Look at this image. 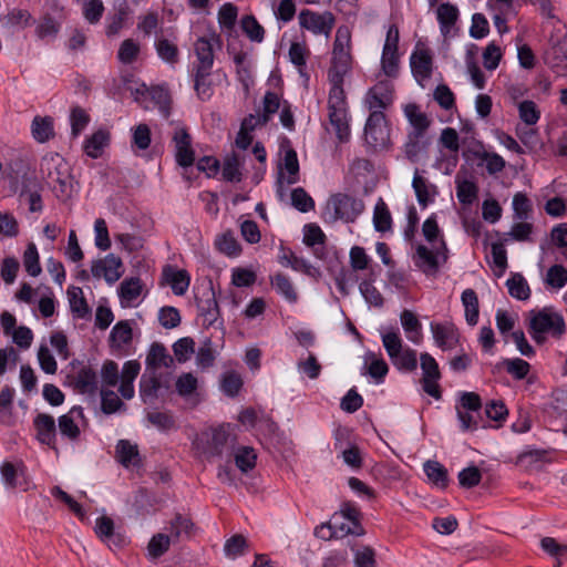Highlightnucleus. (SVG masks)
Here are the masks:
<instances>
[{"mask_svg":"<svg viewBox=\"0 0 567 567\" xmlns=\"http://www.w3.org/2000/svg\"><path fill=\"white\" fill-rule=\"evenodd\" d=\"M351 69V30L348 25L342 24L338 27L336 32L330 66L328 69L330 90L344 91V78L350 73Z\"/></svg>","mask_w":567,"mask_h":567,"instance_id":"f257e3e1","label":"nucleus"},{"mask_svg":"<svg viewBox=\"0 0 567 567\" xmlns=\"http://www.w3.org/2000/svg\"><path fill=\"white\" fill-rule=\"evenodd\" d=\"M40 174L56 197L68 198L72 190L69 165L58 153L45 154L40 163Z\"/></svg>","mask_w":567,"mask_h":567,"instance_id":"f03ea898","label":"nucleus"},{"mask_svg":"<svg viewBox=\"0 0 567 567\" xmlns=\"http://www.w3.org/2000/svg\"><path fill=\"white\" fill-rule=\"evenodd\" d=\"M329 123L339 140L344 143L350 138V115L344 91L330 90L328 97Z\"/></svg>","mask_w":567,"mask_h":567,"instance_id":"7ed1b4c3","label":"nucleus"},{"mask_svg":"<svg viewBox=\"0 0 567 567\" xmlns=\"http://www.w3.org/2000/svg\"><path fill=\"white\" fill-rule=\"evenodd\" d=\"M383 347L392 364L402 372H413L417 368V355L414 349L403 346L398 330L382 334Z\"/></svg>","mask_w":567,"mask_h":567,"instance_id":"20e7f679","label":"nucleus"},{"mask_svg":"<svg viewBox=\"0 0 567 567\" xmlns=\"http://www.w3.org/2000/svg\"><path fill=\"white\" fill-rule=\"evenodd\" d=\"M230 441L229 427L219 425L210 427L199 433L194 441V445L198 453L206 458L221 456Z\"/></svg>","mask_w":567,"mask_h":567,"instance_id":"39448f33","label":"nucleus"},{"mask_svg":"<svg viewBox=\"0 0 567 567\" xmlns=\"http://www.w3.org/2000/svg\"><path fill=\"white\" fill-rule=\"evenodd\" d=\"M364 207L362 199L339 193L332 195L327 202V214L331 221L353 223L362 214Z\"/></svg>","mask_w":567,"mask_h":567,"instance_id":"423d86ee","label":"nucleus"},{"mask_svg":"<svg viewBox=\"0 0 567 567\" xmlns=\"http://www.w3.org/2000/svg\"><path fill=\"white\" fill-rule=\"evenodd\" d=\"M365 143L373 150H384L390 145V127L382 111L370 113L364 126Z\"/></svg>","mask_w":567,"mask_h":567,"instance_id":"0eeeda50","label":"nucleus"},{"mask_svg":"<svg viewBox=\"0 0 567 567\" xmlns=\"http://www.w3.org/2000/svg\"><path fill=\"white\" fill-rule=\"evenodd\" d=\"M447 260V247L443 239L440 240L439 246L429 249L424 245L416 247L414 256V264L425 275H435L439 271L441 264Z\"/></svg>","mask_w":567,"mask_h":567,"instance_id":"6e6552de","label":"nucleus"},{"mask_svg":"<svg viewBox=\"0 0 567 567\" xmlns=\"http://www.w3.org/2000/svg\"><path fill=\"white\" fill-rule=\"evenodd\" d=\"M420 364L423 391L435 400H441L442 390L439 382L442 375L436 360L430 353L424 352L420 355Z\"/></svg>","mask_w":567,"mask_h":567,"instance_id":"1a4fd4ad","label":"nucleus"},{"mask_svg":"<svg viewBox=\"0 0 567 567\" xmlns=\"http://www.w3.org/2000/svg\"><path fill=\"white\" fill-rule=\"evenodd\" d=\"M298 19L301 29L308 30L316 35L323 34L326 38H329L336 24V18L330 11L319 13L303 9L300 11Z\"/></svg>","mask_w":567,"mask_h":567,"instance_id":"9d476101","label":"nucleus"},{"mask_svg":"<svg viewBox=\"0 0 567 567\" xmlns=\"http://www.w3.org/2000/svg\"><path fill=\"white\" fill-rule=\"evenodd\" d=\"M394 99V86L388 80L379 81L374 84L364 96V104L370 110V113L373 111H382L386 110L393 103Z\"/></svg>","mask_w":567,"mask_h":567,"instance_id":"9b49d317","label":"nucleus"},{"mask_svg":"<svg viewBox=\"0 0 567 567\" xmlns=\"http://www.w3.org/2000/svg\"><path fill=\"white\" fill-rule=\"evenodd\" d=\"M529 328L533 332L551 333L560 337L565 331V322L560 315L544 309L533 316Z\"/></svg>","mask_w":567,"mask_h":567,"instance_id":"f8f14e48","label":"nucleus"},{"mask_svg":"<svg viewBox=\"0 0 567 567\" xmlns=\"http://www.w3.org/2000/svg\"><path fill=\"white\" fill-rule=\"evenodd\" d=\"M175 146V159L182 167H189L195 162V151L192 146V136L186 127H176L172 137Z\"/></svg>","mask_w":567,"mask_h":567,"instance_id":"ddd939ff","label":"nucleus"},{"mask_svg":"<svg viewBox=\"0 0 567 567\" xmlns=\"http://www.w3.org/2000/svg\"><path fill=\"white\" fill-rule=\"evenodd\" d=\"M91 271L95 278L103 277L109 284H114L122 277L124 266L120 257L109 254L103 259L94 261Z\"/></svg>","mask_w":567,"mask_h":567,"instance_id":"4468645a","label":"nucleus"},{"mask_svg":"<svg viewBox=\"0 0 567 567\" xmlns=\"http://www.w3.org/2000/svg\"><path fill=\"white\" fill-rule=\"evenodd\" d=\"M69 384L79 393L94 395L99 389L97 374L90 365H83L68 375Z\"/></svg>","mask_w":567,"mask_h":567,"instance_id":"2eb2a0df","label":"nucleus"},{"mask_svg":"<svg viewBox=\"0 0 567 567\" xmlns=\"http://www.w3.org/2000/svg\"><path fill=\"white\" fill-rule=\"evenodd\" d=\"M219 42L217 35L202 37L194 43L196 62L193 70L212 71L214 65V45Z\"/></svg>","mask_w":567,"mask_h":567,"instance_id":"dca6fc26","label":"nucleus"},{"mask_svg":"<svg viewBox=\"0 0 567 567\" xmlns=\"http://www.w3.org/2000/svg\"><path fill=\"white\" fill-rule=\"evenodd\" d=\"M329 532L328 537H344L347 535H362L363 527L359 520L344 518L343 515H333L328 525H322L319 533Z\"/></svg>","mask_w":567,"mask_h":567,"instance_id":"f3484780","label":"nucleus"},{"mask_svg":"<svg viewBox=\"0 0 567 567\" xmlns=\"http://www.w3.org/2000/svg\"><path fill=\"white\" fill-rule=\"evenodd\" d=\"M84 420V412L81 406H73L68 413L61 415L58 420V427L62 436L70 441H76L81 431L79 421Z\"/></svg>","mask_w":567,"mask_h":567,"instance_id":"a211bd4d","label":"nucleus"},{"mask_svg":"<svg viewBox=\"0 0 567 567\" xmlns=\"http://www.w3.org/2000/svg\"><path fill=\"white\" fill-rule=\"evenodd\" d=\"M278 182L286 183L287 185H293L299 182V161L297 152L288 147L284 152L282 162L279 166V178Z\"/></svg>","mask_w":567,"mask_h":567,"instance_id":"6ab92c4d","label":"nucleus"},{"mask_svg":"<svg viewBox=\"0 0 567 567\" xmlns=\"http://www.w3.org/2000/svg\"><path fill=\"white\" fill-rule=\"evenodd\" d=\"M37 431V439L50 447H55L56 442V425L52 415L40 413L33 421Z\"/></svg>","mask_w":567,"mask_h":567,"instance_id":"aec40b11","label":"nucleus"},{"mask_svg":"<svg viewBox=\"0 0 567 567\" xmlns=\"http://www.w3.org/2000/svg\"><path fill=\"white\" fill-rule=\"evenodd\" d=\"M403 111L405 117L412 126V131L410 133L414 134L416 137H424L426 131L432 124V120L427 116L426 113L422 112L421 107L415 103L406 104Z\"/></svg>","mask_w":567,"mask_h":567,"instance_id":"412c9836","label":"nucleus"},{"mask_svg":"<svg viewBox=\"0 0 567 567\" xmlns=\"http://www.w3.org/2000/svg\"><path fill=\"white\" fill-rule=\"evenodd\" d=\"M115 460L125 468L140 467L142 465L137 444L128 440H120L116 443Z\"/></svg>","mask_w":567,"mask_h":567,"instance_id":"4be33fe9","label":"nucleus"},{"mask_svg":"<svg viewBox=\"0 0 567 567\" xmlns=\"http://www.w3.org/2000/svg\"><path fill=\"white\" fill-rule=\"evenodd\" d=\"M141 371V364L136 360L126 361L123 364L122 372L120 374V386L118 392L125 400H131L134 394V380L137 378Z\"/></svg>","mask_w":567,"mask_h":567,"instance_id":"5701e85b","label":"nucleus"},{"mask_svg":"<svg viewBox=\"0 0 567 567\" xmlns=\"http://www.w3.org/2000/svg\"><path fill=\"white\" fill-rule=\"evenodd\" d=\"M434 341L442 350L453 349L458 343L457 329L452 323H431Z\"/></svg>","mask_w":567,"mask_h":567,"instance_id":"b1692460","label":"nucleus"},{"mask_svg":"<svg viewBox=\"0 0 567 567\" xmlns=\"http://www.w3.org/2000/svg\"><path fill=\"white\" fill-rule=\"evenodd\" d=\"M111 134L109 130L100 128L92 135L87 136L84 141V153L91 158H99L102 156L105 147L109 146Z\"/></svg>","mask_w":567,"mask_h":567,"instance_id":"393cba45","label":"nucleus"},{"mask_svg":"<svg viewBox=\"0 0 567 567\" xmlns=\"http://www.w3.org/2000/svg\"><path fill=\"white\" fill-rule=\"evenodd\" d=\"M24 470L25 467L22 463L16 465L11 462H4L0 467L4 484L10 488L22 486L25 489L28 482Z\"/></svg>","mask_w":567,"mask_h":567,"instance_id":"a878e982","label":"nucleus"},{"mask_svg":"<svg viewBox=\"0 0 567 567\" xmlns=\"http://www.w3.org/2000/svg\"><path fill=\"white\" fill-rule=\"evenodd\" d=\"M432 63V55L426 49H417L411 55V69L417 80H425L431 76Z\"/></svg>","mask_w":567,"mask_h":567,"instance_id":"bb28decb","label":"nucleus"},{"mask_svg":"<svg viewBox=\"0 0 567 567\" xmlns=\"http://www.w3.org/2000/svg\"><path fill=\"white\" fill-rule=\"evenodd\" d=\"M163 279L165 284L171 286L176 296H183L190 284V277L186 270H175L172 267L164 268Z\"/></svg>","mask_w":567,"mask_h":567,"instance_id":"cd10ccee","label":"nucleus"},{"mask_svg":"<svg viewBox=\"0 0 567 567\" xmlns=\"http://www.w3.org/2000/svg\"><path fill=\"white\" fill-rule=\"evenodd\" d=\"M460 17V11L455 4L443 2L436 7V19L443 35H447Z\"/></svg>","mask_w":567,"mask_h":567,"instance_id":"c85d7f7f","label":"nucleus"},{"mask_svg":"<svg viewBox=\"0 0 567 567\" xmlns=\"http://www.w3.org/2000/svg\"><path fill=\"white\" fill-rule=\"evenodd\" d=\"M549 462L548 451L542 449H526L516 457L515 464L526 471L538 468L543 463Z\"/></svg>","mask_w":567,"mask_h":567,"instance_id":"c756f323","label":"nucleus"},{"mask_svg":"<svg viewBox=\"0 0 567 567\" xmlns=\"http://www.w3.org/2000/svg\"><path fill=\"white\" fill-rule=\"evenodd\" d=\"M142 293V284L140 278H130L121 282L118 288V296L121 306L130 308L135 306L136 300Z\"/></svg>","mask_w":567,"mask_h":567,"instance_id":"7c9ffc66","label":"nucleus"},{"mask_svg":"<svg viewBox=\"0 0 567 567\" xmlns=\"http://www.w3.org/2000/svg\"><path fill=\"white\" fill-rule=\"evenodd\" d=\"M412 187L415 192L417 203L422 207H426L430 203L433 202L434 196L436 195V186L429 183L426 178L420 175L419 171H415Z\"/></svg>","mask_w":567,"mask_h":567,"instance_id":"2f4dec72","label":"nucleus"},{"mask_svg":"<svg viewBox=\"0 0 567 567\" xmlns=\"http://www.w3.org/2000/svg\"><path fill=\"white\" fill-rule=\"evenodd\" d=\"M161 381L154 372L145 373L140 380V395L144 403H153L158 398Z\"/></svg>","mask_w":567,"mask_h":567,"instance_id":"473e14b6","label":"nucleus"},{"mask_svg":"<svg viewBox=\"0 0 567 567\" xmlns=\"http://www.w3.org/2000/svg\"><path fill=\"white\" fill-rule=\"evenodd\" d=\"M400 321L408 339L419 344L422 340V324L415 313L404 309L401 312Z\"/></svg>","mask_w":567,"mask_h":567,"instance_id":"72a5a7b5","label":"nucleus"},{"mask_svg":"<svg viewBox=\"0 0 567 567\" xmlns=\"http://www.w3.org/2000/svg\"><path fill=\"white\" fill-rule=\"evenodd\" d=\"M173 363V358L168 354L166 348L158 342L151 346L146 355L147 371L158 369L162 367L168 368Z\"/></svg>","mask_w":567,"mask_h":567,"instance_id":"f704fd0d","label":"nucleus"},{"mask_svg":"<svg viewBox=\"0 0 567 567\" xmlns=\"http://www.w3.org/2000/svg\"><path fill=\"white\" fill-rule=\"evenodd\" d=\"M477 151H473V156L486 163V169L491 175L497 174L505 168V159L497 153H489L484 150L482 143H477Z\"/></svg>","mask_w":567,"mask_h":567,"instance_id":"c9c22d12","label":"nucleus"},{"mask_svg":"<svg viewBox=\"0 0 567 567\" xmlns=\"http://www.w3.org/2000/svg\"><path fill=\"white\" fill-rule=\"evenodd\" d=\"M31 133L39 143H45L54 136L53 120L50 116H35L31 123Z\"/></svg>","mask_w":567,"mask_h":567,"instance_id":"e433bc0d","label":"nucleus"},{"mask_svg":"<svg viewBox=\"0 0 567 567\" xmlns=\"http://www.w3.org/2000/svg\"><path fill=\"white\" fill-rule=\"evenodd\" d=\"M133 338L132 327L128 321H118L111 330L110 342L113 348L122 349L130 344Z\"/></svg>","mask_w":567,"mask_h":567,"instance_id":"4c0bfd02","label":"nucleus"},{"mask_svg":"<svg viewBox=\"0 0 567 567\" xmlns=\"http://www.w3.org/2000/svg\"><path fill=\"white\" fill-rule=\"evenodd\" d=\"M234 461L237 468L246 474L255 468L257 463V453L250 446H238L234 451Z\"/></svg>","mask_w":567,"mask_h":567,"instance_id":"58836bf2","label":"nucleus"},{"mask_svg":"<svg viewBox=\"0 0 567 567\" xmlns=\"http://www.w3.org/2000/svg\"><path fill=\"white\" fill-rule=\"evenodd\" d=\"M68 296L71 311L76 318L84 319L90 316L91 311L89 305L80 287L69 288Z\"/></svg>","mask_w":567,"mask_h":567,"instance_id":"ea45409f","label":"nucleus"},{"mask_svg":"<svg viewBox=\"0 0 567 567\" xmlns=\"http://www.w3.org/2000/svg\"><path fill=\"white\" fill-rule=\"evenodd\" d=\"M194 74V90L202 101H207L212 97L214 90L210 81L212 71L193 70Z\"/></svg>","mask_w":567,"mask_h":567,"instance_id":"a19ab883","label":"nucleus"},{"mask_svg":"<svg viewBox=\"0 0 567 567\" xmlns=\"http://www.w3.org/2000/svg\"><path fill=\"white\" fill-rule=\"evenodd\" d=\"M194 528L192 519L187 515L176 514L168 523L166 528L169 537L177 540L182 535L189 536Z\"/></svg>","mask_w":567,"mask_h":567,"instance_id":"79ce46f5","label":"nucleus"},{"mask_svg":"<svg viewBox=\"0 0 567 567\" xmlns=\"http://www.w3.org/2000/svg\"><path fill=\"white\" fill-rule=\"evenodd\" d=\"M462 303L465 309V319L470 326H475L478 321V298L476 292L468 288L462 292Z\"/></svg>","mask_w":567,"mask_h":567,"instance_id":"37998d69","label":"nucleus"},{"mask_svg":"<svg viewBox=\"0 0 567 567\" xmlns=\"http://www.w3.org/2000/svg\"><path fill=\"white\" fill-rule=\"evenodd\" d=\"M424 472L427 478L437 487L445 488L449 483L446 468L436 461H426Z\"/></svg>","mask_w":567,"mask_h":567,"instance_id":"c03bdc74","label":"nucleus"},{"mask_svg":"<svg viewBox=\"0 0 567 567\" xmlns=\"http://www.w3.org/2000/svg\"><path fill=\"white\" fill-rule=\"evenodd\" d=\"M373 225L375 230L380 233L389 231L392 228L391 213L382 198L379 199L374 207Z\"/></svg>","mask_w":567,"mask_h":567,"instance_id":"a18cd8bd","label":"nucleus"},{"mask_svg":"<svg viewBox=\"0 0 567 567\" xmlns=\"http://www.w3.org/2000/svg\"><path fill=\"white\" fill-rule=\"evenodd\" d=\"M271 286L289 302H296L298 295L290 279L284 274H276L270 279Z\"/></svg>","mask_w":567,"mask_h":567,"instance_id":"49530a36","label":"nucleus"},{"mask_svg":"<svg viewBox=\"0 0 567 567\" xmlns=\"http://www.w3.org/2000/svg\"><path fill=\"white\" fill-rule=\"evenodd\" d=\"M221 174L227 182L238 183L243 179L241 161L238 155L231 154L224 159Z\"/></svg>","mask_w":567,"mask_h":567,"instance_id":"de8ad7c7","label":"nucleus"},{"mask_svg":"<svg viewBox=\"0 0 567 567\" xmlns=\"http://www.w3.org/2000/svg\"><path fill=\"white\" fill-rule=\"evenodd\" d=\"M508 293L518 300H526L530 296V289L526 279L520 274H514L507 279Z\"/></svg>","mask_w":567,"mask_h":567,"instance_id":"09e8293b","label":"nucleus"},{"mask_svg":"<svg viewBox=\"0 0 567 567\" xmlns=\"http://www.w3.org/2000/svg\"><path fill=\"white\" fill-rule=\"evenodd\" d=\"M240 27L250 41L259 43L264 40L265 29L254 16H244L240 20Z\"/></svg>","mask_w":567,"mask_h":567,"instance_id":"8fccbe9b","label":"nucleus"},{"mask_svg":"<svg viewBox=\"0 0 567 567\" xmlns=\"http://www.w3.org/2000/svg\"><path fill=\"white\" fill-rule=\"evenodd\" d=\"M155 49L158 56L169 63L175 64L178 62L179 51L176 44L167 39H157L155 42Z\"/></svg>","mask_w":567,"mask_h":567,"instance_id":"3c124183","label":"nucleus"},{"mask_svg":"<svg viewBox=\"0 0 567 567\" xmlns=\"http://www.w3.org/2000/svg\"><path fill=\"white\" fill-rule=\"evenodd\" d=\"M141 52V45L133 39L124 40L117 51V59L123 64H131L136 61Z\"/></svg>","mask_w":567,"mask_h":567,"instance_id":"603ef678","label":"nucleus"},{"mask_svg":"<svg viewBox=\"0 0 567 567\" xmlns=\"http://www.w3.org/2000/svg\"><path fill=\"white\" fill-rule=\"evenodd\" d=\"M514 218L527 220L533 213V204L524 193H516L513 198Z\"/></svg>","mask_w":567,"mask_h":567,"instance_id":"864d4df0","label":"nucleus"},{"mask_svg":"<svg viewBox=\"0 0 567 567\" xmlns=\"http://www.w3.org/2000/svg\"><path fill=\"white\" fill-rule=\"evenodd\" d=\"M542 549L555 558V563L565 561L567 544H560L553 537H544L540 540Z\"/></svg>","mask_w":567,"mask_h":567,"instance_id":"5fc2aeb1","label":"nucleus"},{"mask_svg":"<svg viewBox=\"0 0 567 567\" xmlns=\"http://www.w3.org/2000/svg\"><path fill=\"white\" fill-rule=\"evenodd\" d=\"M39 259L35 245L33 243L29 244L23 254V266L25 271L32 277L39 276L42 271Z\"/></svg>","mask_w":567,"mask_h":567,"instance_id":"6e6d98bb","label":"nucleus"},{"mask_svg":"<svg viewBox=\"0 0 567 567\" xmlns=\"http://www.w3.org/2000/svg\"><path fill=\"white\" fill-rule=\"evenodd\" d=\"M172 538L167 534L158 533L154 535L147 546L148 555L152 558L163 556L169 548Z\"/></svg>","mask_w":567,"mask_h":567,"instance_id":"4d7b16f0","label":"nucleus"},{"mask_svg":"<svg viewBox=\"0 0 567 567\" xmlns=\"http://www.w3.org/2000/svg\"><path fill=\"white\" fill-rule=\"evenodd\" d=\"M544 281L554 289H561L567 284V269L563 265L551 266Z\"/></svg>","mask_w":567,"mask_h":567,"instance_id":"13d9d810","label":"nucleus"},{"mask_svg":"<svg viewBox=\"0 0 567 567\" xmlns=\"http://www.w3.org/2000/svg\"><path fill=\"white\" fill-rule=\"evenodd\" d=\"M132 131V147H135L140 151L147 150L152 142L151 130L148 125L141 123L137 126H135Z\"/></svg>","mask_w":567,"mask_h":567,"instance_id":"bf43d9fd","label":"nucleus"},{"mask_svg":"<svg viewBox=\"0 0 567 567\" xmlns=\"http://www.w3.org/2000/svg\"><path fill=\"white\" fill-rule=\"evenodd\" d=\"M238 8L231 3H224L218 11V22L223 29L231 30L237 21Z\"/></svg>","mask_w":567,"mask_h":567,"instance_id":"052dcab7","label":"nucleus"},{"mask_svg":"<svg viewBox=\"0 0 567 567\" xmlns=\"http://www.w3.org/2000/svg\"><path fill=\"white\" fill-rule=\"evenodd\" d=\"M291 204L301 213H308L315 208L312 197L302 187L295 188L291 192Z\"/></svg>","mask_w":567,"mask_h":567,"instance_id":"680f3d73","label":"nucleus"},{"mask_svg":"<svg viewBox=\"0 0 567 567\" xmlns=\"http://www.w3.org/2000/svg\"><path fill=\"white\" fill-rule=\"evenodd\" d=\"M90 122V115L80 106H74L71 110L70 123L72 135L78 136L86 127Z\"/></svg>","mask_w":567,"mask_h":567,"instance_id":"e2e57ef3","label":"nucleus"},{"mask_svg":"<svg viewBox=\"0 0 567 567\" xmlns=\"http://www.w3.org/2000/svg\"><path fill=\"white\" fill-rule=\"evenodd\" d=\"M518 112L520 120L527 125H535L540 117L536 103L529 100L519 103Z\"/></svg>","mask_w":567,"mask_h":567,"instance_id":"0e129e2a","label":"nucleus"},{"mask_svg":"<svg viewBox=\"0 0 567 567\" xmlns=\"http://www.w3.org/2000/svg\"><path fill=\"white\" fill-rule=\"evenodd\" d=\"M173 351L178 362H186L195 352V341L189 337L182 338L173 344Z\"/></svg>","mask_w":567,"mask_h":567,"instance_id":"69168bd1","label":"nucleus"},{"mask_svg":"<svg viewBox=\"0 0 567 567\" xmlns=\"http://www.w3.org/2000/svg\"><path fill=\"white\" fill-rule=\"evenodd\" d=\"M478 188L475 183L471 181H463L457 184L456 195L460 203L471 205L477 198Z\"/></svg>","mask_w":567,"mask_h":567,"instance_id":"338daca9","label":"nucleus"},{"mask_svg":"<svg viewBox=\"0 0 567 567\" xmlns=\"http://www.w3.org/2000/svg\"><path fill=\"white\" fill-rule=\"evenodd\" d=\"M198 385V380L193 373H183L176 380V391L183 396L187 398L192 395Z\"/></svg>","mask_w":567,"mask_h":567,"instance_id":"774afa93","label":"nucleus"}]
</instances>
